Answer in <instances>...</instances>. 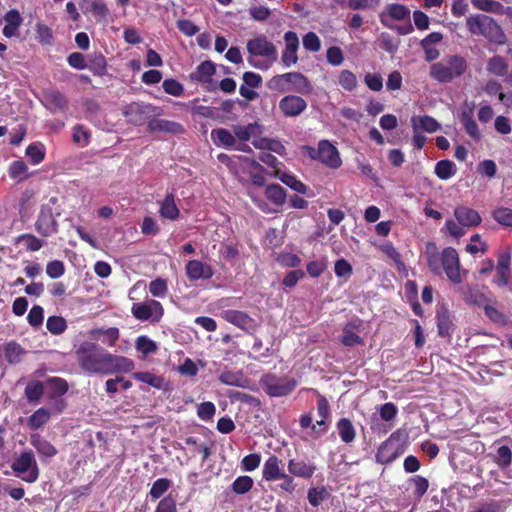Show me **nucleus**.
I'll return each mask as SVG.
<instances>
[{"label": "nucleus", "instance_id": "obj_58", "mask_svg": "<svg viewBox=\"0 0 512 512\" xmlns=\"http://www.w3.org/2000/svg\"><path fill=\"white\" fill-rule=\"evenodd\" d=\"M162 87L165 93L175 97H180L184 93L183 85L179 81L172 78L165 79L162 83Z\"/></svg>", "mask_w": 512, "mask_h": 512}, {"label": "nucleus", "instance_id": "obj_44", "mask_svg": "<svg viewBox=\"0 0 512 512\" xmlns=\"http://www.w3.org/2000/svg\"><path fill=\"white\" fill-rule=\"evenodd\" d=\"M456 171V165L450 160H441L435 165V174L442 180L450 179Z\"/></svg>", "mask_w": 512, "mask_h": 512}, {"label": "nucleus", "instance_id": "obj_49", "mask_svg": "<svg viewBox=\"0 0 512 512\" xmlns=\"http://www.w3.org/2000/svg\"><path fill=\"white\" fill-rule=\"evenodd\" d=\"M172 482L167 478H159L155 480L150 489L149 495L152 500L161 498L170 488Z\"/></svg>", "mask_w": 512, "mask_h": 512}, {"label": "nucleus", "instance_id": "obj_3", "mask_svg": "<svg viewBox=\"0 0 512 512\" xmlns=\"http://www.w3.org/2000/svg\"><path fill=\"white\" fill-rule=\"evenodd\" d=\"M468 64L460 55H450L430 67V76L439 83H449L461 77L467 70Z\"/></svg>", "mask_w": 512, "mask_h": 512}, {"label": "nucleus", "instance_id": "obj_38", "mask_svg": "<svg viewBox=\"0 0 512 512\" xmlns=\"http://www.w3.org/2000/svg\"><path fill=\"white\" fill-rule=\"evenodd\" d=\"M90 335L94 339H100V336L103 335L104 339L102 342L108 344L109 346H114L120 337V331L116 327H110L107 329L100 328L92 330Z\"/></svg>", "mask_w": 512, "mask_h": 512}, {"label": "nucleus", "instance_id": "obj_24", "mask_svg": "<svg viewBox=\"0 0 512 512\" xmlns=\"http://www.w3.org/2000/svg\"><path fill=\"white\" fill-rule=\"evenodd\" d=\"M288 471L292 476L309 479L314 475L316 466L304 460L290 459L288 461Z\"/></svg>", "mask_w": 512, "mask_h": 512}, {"label": "nucleus", "instance_id": "obj_41", "mask_svg": "<svg viewBox=\"0 0 512 512\" xmlns=\"http://www.w3.org/2000/svg\"><path fill=\"white\" fill-rule=\"evenodd\" d=\"M219 381L228 386L245 387L247 379L241 371H223L219 375Z\"/></svg>", "mask_w": 512, "mask_h": 512}, {"label": "nucleus", "instance_id": "obj_59", "mask_svg": "<svg viewBox=\"0 0 512 512\" xmlns=\"http://www.w3.org/2000/svg\"><path fill=\"white\" fill-rule=\"evenodd\" d=\"M470 240L471 243L466 246V251L470 254L485 253L488 250V244L481 239L480 234H473Z\"/></svg>", "mask_w": 512, "mask_h": 512}, {"label": "nucleus", "instance_id": "obj_26", "mask_svg": "<svg viewBox=\"0 0 512 512\" xmlns=\"http://www.w3.org/2000/svg\"><path fill=\"white\" fill-rule=\"evenodd\" d=\"M30 443L41 457L52 458L58 453L56 447L39 434L31 435Z\"/></svg>", "mask_w": 512, "mask_h": 512}, {"label": "nucleus", "instance_id": "obj_40", "mask_svg": "<svg viewBox=\"0 0 512 512\" xmlns=\"http://www.w3.org/2000/svg\"><path fill=\"white\" fill-rule=\"evenodd\" d=\"M487 71L498 77H503L508 73V63L501 56H493L487 62Z\"/></svg>", "mask_w": 512, "mask_h": 512}, {"label": "nucleus", "instance_id": "obj_12", "mask_svg": "<svg viewBox=\"0 0 512 512\" xmlns=\"http://www.w3.org/2000/svg\"><path fill=\"white\" fill-rule=\"evenodd\" d=\"M265 392L270 397H283L289 395L297 386L295 379H279L267 377L263 380Z\"/></svg>", "mask_w": 512, "mask_h": 512}, {"label": "nucleus", "instance_id": "obj_20", "mask_svg": "<svg viewBox=\"0 0 512 512\" xmlns=\"http://www.w3.org/2000/svg\"><path fill=\"white\" fill-rule=\"evenodd\" d=\"M148 130L152 133L164 132L173 135L182 134L185 131L182 124L166 119H151L148 122Z\"/></svg>", "mask_w": 512, "mask_h": 512}, {"label": "nucleus", "instance_id": "obj_29", "mask_svg": "<svg viewBox=\"0 0 512 512\" xmlns=\"http://www.w3.org/2000/svg\"><path fill=\"white\" fill-rule=\"evenodd\" d=\"M211 138L216 146L231 149L235 143V136L228 129L216 128L211 131Z\"/></svg>", "mask_w": 512, "mask_h": 512}, {"label": "nucleus", "instance_id": "obj_18", "mask_svg": "<svg viewBox=\"0 0 512 512\" xmlns=\"http://www.w3.org/2000/svg\"><path fill=\"white\" fill-rule=\"evenodd\" d=\"M409 18L410 10L405 5L398 3L389 4L386 11L380 14L381 23L388 28H392L390 20L402 21L409 20Z\"/></svg>", "mask_w": 512, "mask_h": 512}, {"label": "nucleus", "instance_id": "obj_14", "mask_svg": "<svg viewBox=\"0 0 512 512\" xmlns=\"http://www.w3.org/2000/svg\"><path fill=\"white\" fill-rule=\"evenodd\" d=\"M307 108V102L300 96L287 95L279 101V109L286 117H297Z\"/></svg>", "mask_w": 512, "mask_h": 512}, {"label": "nucleus", "instance_id": "obj_22", "mask_svg": "<svg viewBox=\"0 0 512 512\" xmlns=\"http://www.w3.org/2000/svg\"><path fill=\"white\" fill-rule=\"evenodd\" d=\"M454 215L459 224L466 227L478 226L482 221L480 214L476 210L466 206L457 207Z\"/></svg>", "mask_w": 512, "mask_h": 512}, {"label": "nucleus", "instance_id": "obj_61", "mask_svg": "<svg viewBox=\"0 0 512 512\" xmlns=\"http://www.w3.org/2000/svg\"><path fill=\"white\" fill-rule=\"evenodd\" d=\"M216 413V407L214 403L207 401L202 402L197 407V416L204 421H209L213 418Z\"/></svg>", "mask_w": 512, "mask_h": 512}, {"label": "nucleus", "instance_id": "obj_45", "mask_svg": "<svg viewBox=\"0 0 512 512\" xmlns=\"http://www.w3.org/2000/svg\"><path fill=\"white\" fill-rule=\"evenodd\" d=\"M25 154L32 164L37 165L45 158V147L41 143H31L27 146Z\"/></svg>", "mask_w": 512, "mask_h": 512}, {"label": "nucleus", "instance_id": "obj_57", "mask_svg": "<svg viewBox=\"0 0 512 512\" xmlns=\"http://www.w3.org/2000/svg\"><path fill=\"white\" fill-rule=\"evenodd\" d=\"M135 347L144 355L153 354L157 351L158 348L156 343L145 335L139 336L136 339Z\"/></svg>", "mask_w": 512, "mask_h": 512}, {"label": "nucleus", "instance_id": "obj_60", "mask_svg": "<svg viewBox=\"0 0 512 512\" xmlns=\"http://www.w3.org/2000/svg\"><path fill=\"white\" fill-rule=\"evenodd\" d=\"M260 463L261 455L259 453H250L242 459L241 468L243 471L251 472L257 469Z\"/></svg>", "mask_w": 512, "mask_h": 512}, {"label": "nucleus", "instance_id": "obj_5", "mask_svg": "<svg viewBox=\"0 0 512 512\" xmlns=\"http://www.w3.org/2000/svg\"><path fill=\"white\" fill-rule=\"evenodd\" d=\"M408 434L405 430H397L381 444L376 453V460L388 464L401 456L407 448Z\"/></svg>", "mask_w": 512, "mask_h": 512}, {"label": "nucleus", "instance_id": "obj_4", "mask_svg": "<svg viewBox=\"0 0 512 512\" xmlns=\"http://www.w3.org/2000/svg\"><path fill=\"white\" fill-rule=\"evenodd\" d=\"M466 26L472 35H480L489 41L503 43L505 35L501 27L489 16L473 14L467 17Z\"/></svg>", "mask_w": 512, "mask_h": 512}, {"label": "nucleus", "instance_id": "obj_17", "mask_svg": "<svg viewBox=\"0 0 512 512\" xmlns=\"http://www.w3.org/2000/svg\"><path fill=\"white\" fill-rule=\"evenodd\" d=\"M284 462L276 455H270L263 464L262 478L267 482H274L280 479L285 473Z\"/></svg>", "mask_w": 512, "mask_h": 512}, {"label": "nucleus", "instance_id": "obj_46", "mask_svg": "<svg viewBox=\"0 0 512 512\" xmlns=\"http://www.w3.org/2000/svg\"><path fill=\"white\" fill-rule=\"evenodd\" d=\"M253 484L254 481L250 476H238L231 484V489L235 494L243 495L252 489Z\"/></svg>", "mask_w": 512, "mask_h": 512}, {"label": "nucleus", "instance_id": "obj_36", "mask_svg": "<svg viewBox=\"0 0 512 512\" xmlns=\"http://www.w3.org/2000/svg\"><path fill=\"white\" fill-rule=\"evenodd\" d=\"M336 426L338 434L344 443H351L355 440L356 431L348 418L339 419Z\"/></svg>", "mask_w": 512, "mask_h": 512}, {"label": "nucleus", "instance_id": "obj_33", "mask_svg": "<svg viewBox=\"0 0 512 512\" xmlns=\"http://www.w3.org/2000/svg\"><path fill=\"white\" fill-rule=\"evenodd\" d=\"M357 327L358 326L352 322H349L344 326V328L342 330V335L340 338V342L344 346L353 347L356 345L363 344V339L354 331Z\"/></svg>", "mask_w": 512, "mask_h": 512}, {"label": "nucleus", "instance_id": "obj_32", "mask_svg": "<svg viewBox=\"0 0 512 512\" xmlns=\"http://www.w3.org/2000/svg\"><path fill=\"white\" fill-rule=\"evenodd\" d=\"M159 213L163 218L169 220H176L179 217L180 211L172 193L167 194L161 202Z\"/></svg>", "mask_w": 512, "mask_h": 512}, {"label": "nucleus", "instance_id": "obj_31", "mask_svg": "<svg viewBox=\"0 0 512 512\" xmlns=\"http://www.w3.org/2000/svg\"><path fill=\"white\" fill-rule=\"evenodd\" d=\"M48 387L47 397H62L68 392V382L61 377H49L46 380Z\"/></svg>", "mask_w": 512, "mask_h": 512}, {"label": "nucleus", "instance_id": "obj_37", "mask_svg": "<svg viewBox=\"0 0 512 512\" xmlns=\"http://www.w3.org/2000/svg\"><path fill=\"white\" fill-rule=\"evenodd\" d=\"M266 198L277 206L286 202V190L279 184H270L265 189Z\"/></svg>", "mask_w": 512, "mask_h": 512}, {"label": "nucleus", "instance_id": "obj_63", "mask_svg": "<svg viewBox=\"0 0 512 512\" xmlns=\"http://www.w3.org/2000/svg\"><path fill=\"white\" fill-rule=\"evenodd\" d=\"M44 319V310L39 305H34L27 316L28 323L32 327H39L42 325Z\"/></svg>", "mask_w": 512, "mask_h": 512}, {"label": "nucleus", "instance_id": "obj_43", "mask_svg": "<svg viewBox=\"0 0 512 512\" xmlns=\"http://www.w3.org/2000/svg\"><path fill=\"white\" fill-rule=\"evenodd\" d=\"M45 100L53 109L65 110L68 105L65 95L58 90H50L46 92Z\"/></svg>", "mask_w": 512, "mask_h": 512}, {"label": "nucleus", "instance_id": "obj_8", "mask_svg": "<svg viewBox=\"0 0 512 512\" xmlns=\"http://www.w3.org/2000/svg\"><path fill=\"white\" fill-rule=\"evenodd\" d=\"M159 114L158 107L144 102H131L123 110V115L127 122L135 126L148 124L151 117Z\"/></svg>", "mask_w": 512, "mask_h": 512}, {"label": "nucleus", "instance_id": "obj_30", "mask_svg": "<svg viewBox=\"0 0 512 512\" xmlns=\"http://www.w3.org/2000/svg\"><path fill=\"white\" fill-rule=\"evenodd\" d=\"M25 354L26 350L15 341H10L4 346L5 359L11 365L20 363Z\"/></svg>", "mask_w": 512, "mask_h": 512}, {"label": "nucleus", "instance_id": "obj_42", "mask_svg": "<svg viewBox=\"0 0 512 512\" xmlns=\"http://www.w3.org/2000/svg\"><path fill=\"white\" fill-rule=\"evenodd\" d=\"M132 377L133 379L146 383L156 389H161L164 385V378L151 372H134Z\"/></svg>", "mask_w": 512, "mask_h": 512}, {"label": "nucleus", "instance_id": "obj_25", "mask_svg": "<svg viewBox=\"0 0 512 512\" xmlns=\"http://www.w3.org/2000/svg\"><path fill=\"white\" fill-rule=\"evenodd\" d=\"M474 8L497 15L512 16V7H505L495 0H471Z\"/></svg>", "mask_w": 512, "mask_h": 512}, {"label": "nucleus", "instance_id": "obj_51", "mask_svg": "<svg viewBox=\"0 0 512 512\" xmlns=\"http://www.w3.org/2000/svg\"><path fill=\"white\" fill-rule=\"evenodd\" d=\"M492 217L498 224L505 227H512V209L498 207L492 211Z\"/></svg>", "mask_w": 512, "mask_h": 512}, {"label": "nucleus", "instance_id": "obj_53", "mask_svg": "<svg viewBox=\"0 0 512 512\" xmlns=\"http://www.w3.org/2000/svg\"><path fill=\"white\" fill-rule=\"evenodd\" d=\"M47 330L53 335H60L67 329V322L61 316H50L46 321Z\"/></svg>", "mask_w": 512, "mask_h": 512}, {"label": "nucleus", "instance_id": "obj_39", "mask_svg": "<svg viewBox=\"0 0 512 512\" xmlns=\"http://www.w3.org/2000/svg\"><path fill=\"white\" fill-rule=\"evenodd\" d=\"M50 410L41 407L37 409L27 420V425L30 429L37 430L43 427L50 419Z\"/></svg>", "mask_w": 512, "mask_h": 512}, {"label": "nucleus", "instance_id": "obj_52", "mask_svg": "<svg viewBox=\"0 0 512 512\" xmlns=\"http://www.w3.org/2000/svg\"><path fill=\"white\" fill-rule=\"evenodd\" d=\"M86 68L96 76H103L107 72L106 58L102 54L95 55Z\"/></svg>", "mask_w": 512, "mask_h": 512}, {"label": "nucleus", "instance_id": "obj_34", "mask_svg": "<svg viewBox=\"0 0 512 512\" xmlns=\"http://www.w3.org/2000/svg\"><path fill=\"white\" fill-rule=\"evenodd\" d=\"M20 243H24L26 250L28 252H36L39 251L44 245V240L36 237L31 233H24L17 236L14 240V244L18 245Z\"/></svg>", "mask_w": 512, "mask_h": 512}, {"label": "nucleus", "instance_id": "obj_16", "mask_svg": "<svg viewBox=\"0 0 512 512\" xmlns=\"http://www.w3.org/2000/svg\"><path fill=\"white\" fill-rule=\"evenodd\" d=\"M285 49L282 52V62L286 67H290L297 63V50L299 47V39L295 32L288 31L284 34Z\"/></svg>", "mask_w": 512, "mask_h": 512}, {"label": "nucleus", "instance_id": "obj_10", "mask_svg": "<svg viewBox=\"0 0 512 512\" xmlns=\"http://www.w3.org/2000/svg\"><path fill=\"white\" fill-rule=\"evenodd\" d=\"M131 312L137 320L159 322L164 315V308L159 301L150 299L145 302L134 303Z\"/></svg>", "mask_w": 512, "mask_h": 512}, {"label": "nucleus", "instance_id": "obj_6", "mask_svg": "<svg viewBox=\"0 0 512 512\" xmlns=\"http://www.w3.org/2000/svg\"><path fill=\"white\" fill-rule=\"evenodd\" d=\"M302 149L310 159L318 161L330 169H338L342 165V159L337 147L329 140H320L317 148L305 145Z\"/></svg>", "mask_w": 512, "mask_h": 512}, {"label": "nucleus", "instance_id": "obj_11", "mask_svg": "<svg viewBox=\"0 0 512 512\" xmlns=\"http://www.w3.org/2000/svg\"><path fill=\"white\" fill-rule=\"evenodd\" d=\"M246 48L248 53L252 56L265 57L271 62L277 60V50L275 45L264 35L248 40Z\"/></svg>", "mask_w": 512, "mask_h": 512}, {"label": "nucleus", "instance_id": "obj_55", "mask_svg": "<svg viewBox=\"0 0 512 512\" xmlns=\"http://www.w3.org/2000/svg\"><path fill=\"white\" fill-rule=\"evenodd\" d=\"M461 122L465 128L466 133L474 140H479L481 137L476 121L467 113L461 116Z\"/></svg>", "mask_w": 512, "mask_h": 512}, {"label": "nucleus", "instance_id": "obj_23", "mask_svg": "<svg viewBox=\"0 0 512 512\" xmlns=\"http://www.w3.org/2000/svg\"><path fill=\"white\" fill-rule=\"evenodd\" d=\"M286 77L289 76L290 78H286L285 82L286 85H290L289 91L297 92L300 94H306L309 93L312 89V86L308 80V78L303 75L300 72H288L285 73Z\"/></svg>", "mask_w": 512, "mask_h": 512}, {"label": "nucleus", "instance_id": "obj_9", "mask_svg": "<svg viewBox=\"0 0 512 512\" xmlns=\"http://www.w3.org/2000/svg\"><path fill=\"white\" fill-rule=\"evenodd\" d=\"M34 227L36 232L45 238L51 237L59 232V224L50 205H41Z\"/></svg>", "mask_w": 512, "mask_h": 512}, {"label": "nucleus", "instance_id": "obj_13", "mask_svg": "<svg viewBox=\"0 0 512 512\" xmlns=\"http://www.w3.org/2000/svg\"><path fill=\"white\" fill-rule=\"evenodd\" d=\"M436 322L439 336L450 337L453 334L455 330L454 316L444 303L437 304Z\"/></svg>", "mask_w": 512, "mask_h": 512}, {"label": "nucleus", "instance_id": "obj_1", "mask_svg": "<svg viewBox=\"0 0 512 512\" xmlns=\"http://www.w3.org/2000/svg\"><path fill=\"white\" fill-rule=\"evenodd\" d=\"M75 357L80 369L87 374L130 373L135 368L132 359L112 354L92 341L80 343L75 350Z\"/></svg>", "mask_w": 512, "mask_h": 512}, {"label": "nucleus", "instance_id": "obj_56", "mask_svg": "<svg viewBox=\"0 0 512 512\" xmlns=\"http://www.w3.org/2000/svg\"><path fill=\"white\" fill-rule=\"evenodd\" d=\"M279 178L281 182H283L294 191L301 194L307 193L308 187L302 181L298 180L294 175L283 173Z\"/></svg>", "mask_w": 512, "mask_h": 512}, {"label": "nucleus", "instance_id": "obj_28", "mask_svg": "<svg viewBox=\"0 0 512 512\" xmlns=\"http://www.w3.org/2000/svg\"><path fill=\"white\" fill-rule=\"evenodd\" d=\"M216 66L212 61L206 60L201 62L195 72H192L190 77L192 80L206 83L211 81V76L215 74Z\"/></svg>", "mask_w": 512, "mask_h": 512}, {"label": "nucleus", "instance_id": "obj_27", "mask_svg": "<svg viewBox=\"0 0 512 512\" xmlns=\"http://www.w3.org/2000/svg\"><path fill=\"white\" fill-rule=\"evenodd\" d=\"M4 20L6 22L3 28L4 36L10 38L18 35V29L20 28L23 22V18L21 17L19 11L16 9L9 10L5 14Z\"/></svg>", "mask_w": 512, "mask_h": 512}, {"label": "nucleus", "instance_id": "obj_62", "mask_svg": "<svg viewBox=\"0 0 512 512\" xmlns=\"http://www.w3.org/2000/svg\"><path fill=\"white\" fill-rule=\"evenodd\" d=\"M334 271L338 278H349L353 273L352 265L344 258L335 262Z\"/></svg>", "mask_w": 512, "mask_h": 512}, {"label": "nucleus", "instance_id": "obj_48", "mask_svg": "<svg viewBox=\"0 0 512 512\" xmlns=\"http://www.w3.org/2000/svg\"><path fill=\"white\" fill-rule=\"evenodd\" d=\"M259 125L255 123H249L247 126L235 125L233 126V132L235 138H238L242 142L250 140L255 135Z\"/></svg>", "mask_w": 512, "mask_h": 512}, {"label": "nucleus", "instance_id": "obj_19", "mask_svg": "<svg viewBox=\"0 0 512 512\" xmlns=\"http://www.w3.org/2000/svg\"><path fill=\"white\" fill-rule=\"evenodd\" d=\"M221 316L225 321L242 330L253 329L255 327L254 319L244 311L232 309L225 310L222 312Z\"/></svg>", "mask_w": 512, "mask_h": 512}, {"label": "nucleus", "instance_id": "obj_47", "mask_svg": "<svg viewBox=\"0 0 512 512\" xmlns=\"http://www.w3.org/2000/svg\"><path fill=\"white\" fill-rule=\"evenodd\" d=\"M27 171L28 167L23 160L13 161L9 166V176L14 180H26L29 177Z\"/></svg>", "mask_w": 512, "mask_h": 512}, {"label": "nucleus", "instance_id": "obj_15", "mask_svg": "<svg viewBox=\"0 0 512 512\" xmlns=\"http://www.w3.org/2000/svg\"><path fill=\"white\" fill-rule=\"evenodd\" d=\"M185 272L190 281L208 280L214 275L213 268L200 260L188 261L185 266Z\"/></svg>", "mask_w": 512, "mask_h": 512}, {"label": "nucleus", "instance_id": "obj_7", "mask_svg": "<svg viewBox=\"0 0 512 512\" xmlns=\"http://www.w3.org/2000/svg\"><path fill=\"white\" fill-rule=\"evenodd\" d=\"M11 469L17 477L27 483L36 482L40 475V469L32 450L21 452L13 460Z\"/></svg>", "mask_w": 512, "mask_h": 512}, {"label": "nucleus", "instance_id": "obj_50", "mask_svg": "<svg viewBox=\"0 0 512 512\" xmlns=\"http://www.w3.org/2000/svg\"><path fill=\"white\" fill-rule=\"evenodd\" d=\"M493 460L500 468H507L512 460L511 449L506 445L500 446L494 454Z\"/></svg>", "mask_w": 512, "mask_h": 512}, {"label": "nucleus", "instance_id": "obj_35", "mask_svg": "<svg viewBox=\"0 0 512 512\" xmlns=\"http://www.w3.org/2000/svg\"><path fill=\"white\" fill-rule=\"evenodd\" d=\"M28 402L37 404L44 394V384L39 380L30 381L24 390Z\"/></svg>", "mask_w": 512, "mask_h": 512}, {"label": "nucleus", "instance_id": "obj_64", "mask_svg": "<svg viewBox=\"0 0 512 512\" xmlns=\"http://www.w3.org/2000/svg\"><path fill=\"white\" fill-rule=\"evenodd\" d=\"M155 512H177L175 499L171 495L162 498L159 501Z\"/></svg>", "mask_w": 512, "mask_h": 512}, {"label": "nucleus", "instance_id": "obj_21", "mask_svg": "<svg viewBox=\"0 0 512 512\" xmlns=\"http://www.w3.org/2000/svg\"><path fill=\"white\" fill-rule=\"evenodd\" d=\"M443 35L439 32H432L421 40V46L427 61H433L440 55L437 45L441 43Z\"/></svg>", "mask_w": 512, "mask_h": 512}, {"label": "nucleus", "instance_id": "obj_54", "mask_svg": "<svg viewBox=\"0 0 512 512\" xmlns=\"http://www.w3.org/2000/svg\"><path fill=\"white\" fill-rule=\"evenodd\" d=\"M339 85L346 91H352L357 86L356 75L350 70H342L338 76Z\"/></svg>", "mask_w": 512, "mask_h": 512}, {"label": "nucleus", "instance_id": "obj_2", "mask_svg": "<svg viewBox=\"0 0 512 512\" xmlns=\"http://www.w3.org/2000/svg\"><path fill=\"white\" fill-rule=\"evenodd\" d=\"M425 254L428 267L435 275L440 276L445 273L453 284L462 282L460 260L454 248L446 247L442 252H438L434 243H427Z\"/></svg>", "mask_w": 512, "mask_h": 512}]
</instances>
